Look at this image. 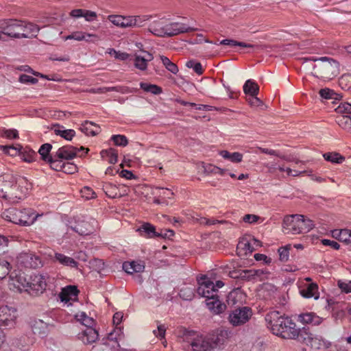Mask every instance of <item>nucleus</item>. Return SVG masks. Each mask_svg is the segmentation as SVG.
<instances>
[{
    "mask_svg": "<svg viewBox=\"0 0 351 351\" xmlns=\"http://www.w3.org/2000/svg\"><path fill=\"white\" fill-rule=\"evenodd\" d=\"M267 327L271 332L282 339H296L300 328L291 317L278 311H272L265 315Z\"/></svg>",
    "mask_w": 351,
    "mask_h": 351,
    "instance_id": "obj_1",
    "label": "nucleus"
},
{
    "mask_svg": "<svg viewBox=\"0 0 351 351\" xmlns=\"http://www.w3.org/2000/svg\"><path fill=\"white\" fill-rule=\"evenodd\" d=\"M230 332L223 328H219L203 334H196L192 339L191 346L193 351H214L224 344L229 338Z\"/></svg>",
    "mask_w": 351,
    "mask_h": 351,
    "instance_id": "obj_2",
    "label": "nucleus"
},
{
    "mask_svg": "<svg viewBox=\"0 0 351 351\" xmlns=\"http://www.w3.org/2000/svg\"><path fill=\"white\" fill-rule=\"evenodd\" d=\"M197 293L206 298V306L215 314H220L226 309V305L219 300L218 289H215L214 283L207 277L198 280Z\"/></svg>",
    "mask_w": 351,
    "mask_h": 351,
    "instance_id": "obj_3",
    "label": "nucleus"
},
{
    "mask_svg": "<svg viewBox=\"0 0 351 351\" xmlns=\"http://www.w3.org/2000/svg\"><path fill=\"white\" fill-rule=\"evenodd\" d=\"M296 340L314 350L325 349L330 345L322 336L312 333L308 327L300 328Z\"/></svg>",
    "mask_w": 351,
    "mask_h": 351,
    "instance_id": "obj_4",
    "label": "nucleus"
},
{
    "mask_svg": "<svg viewBox=\"0 0 351 351\" xmlns=\"http://www.w3.org/2000/svg\"><path fill=\"white\" fill-rule=\"evenodd\" d=\"M23 21L17 19L0 20V39L2 35H6L11 38H21Z\"/></svg>",
    "mask_w": 351,
    "mask_h": 351,
    "instance_id": "obj_5",
    "label": "nucleus"
},
{
    "mask_svg": "<svg viewBox=\"0 0 351 351\" xmlns=\"http://www.w3.org/2000/svg\"><path fill=\"white\" fill-rule=\"evenodd\" d=\"M313 61L320 60L324 63L321 65H315L314 69L318 68L322 77L332 78L335 75L339 67L338 61L328 57H321L319 58H312Z\"/></svg>",
    "mask_w": 351,
    "mask_h": 351,
    "instance_id": "obj_6",
    "label": "nucleus"
},
{
    "mask_svg": "<svg viewBox=\"0 0 351 351\" xmlns=\"http://www.w3.org/2000/svg\"><path fill=\"white\" fill-rule=\"evenodd\" d=\"M252 315V311L248 306H243L232 311L228 319L233 326H239L247 323Z\"/></svg>",
    "mask_w": 351,
    "mask_h": 351,
    "instance_id": "obj_7",
    "label": "nucleus"
},
{
    "mask_svg": "<svg viewBox=\"0 0 351 351\" xmlns=\"http://www.w3.org/2000/svg\"><path fill=\"white\" fill-rule=\"evenodd\" d=\"M82 150H86L85 154L89 151L88 148L81 146L80 148L72 145H64L60 147L55 154V157L62 160H70L78 156V153Z\"/></svg>",
    "mask_w": 351,
    "mask_h": 351,
    "instance_id": "obj_8",
    "label": "nucleus"
},
{
    "mask_svg": "<svg viewBox=\"0 0 351 351\" xmlns=\"http://www.w3.org/2000/svg\"><path fill=\"white\" fill-rule=\"evenodd\" d=\"M140 235L147 238H155V237H171L174 235V232L171 230H166L165 233L162 231L160 233L156 232L154 226L149 223H143L137 230Z\"/></svg>",
    "mask_w": 351,
    "mask_h": 351,
    "instance_id": "obj_9",
    "label": "nucleus"
},
{
    "mask_svg": "<svg viewBox=\"0 0 351 351\" xmlns=\"http://www.w3.org/2000/svg\"><path fill=\"white\" fill-rule=\"evenodd\" d=\"M28 291L31 294L43 293L46 289L47 283L44 276L38 274H31L28 278Z\"/></svg>",
    "mask_w": 351,
    "mask_h": 351,
    "instance_id": "obj_10",
    "label": "nucleus"
},
{
    "mask_svg": "<svg viewBox=\"0 0 351 351\" xmlns=\"http://www.w3.org/2000/svg\"><path fill=\"white\" fill-rule=\"evenodd\" d=\"M197 28L188 27L181 23H169L166 21L165 26V37H171L182 33H189L197 31Z\"/></svg>",
    "mask_w": 351,
    "mask_h": 351,
    "instance_id": "obj_11",
    "label": "nucleus"
},
{
    "mask_svg": "<svg viewBox=\"0 0 351 351\" xmlns=\"http://www.w3.org/2000/svg\"><path fill=\"white\" fill-rule=\"evenodd\" d=\"M298 215H287L283 219V231L285 234H299Z\"/></svg>",
    "mask_w": 351,
    "mask_h": 351,
    "instance_id": "obj_12",
    "label": "nucleus"
},
{
    "mask_svg": "<svg viewBox=\"0 0 351 351\" xmlns=\"http://www.w3.org/2000/svg\"><path fill=\"white\" fill-rule=\"evenodd\" d=\"M300 293L305 298H314L318 299L319 293L318 285L314 282H307L300 287Z\"/></svg>",
    "mask_w": 351,
    "mask_h": 351,
    "instance_id": "obj_13",
    "label": "nucleus"
},
{
    "mask_svg": "<svg viewBox=\"0 0 351 351\" xmlns=\"http://www.w3.org/2000/svg\"><path fill=\"white\" fill-rule=\"evenodd\" d=\"M298 321L305 325L318 326L322 324L323 319L313 312H308L300 314Z\"/></svg>",
    "mask_w": 351,
    "mask_h": 351,
    "instance_id": "obj_14",
    "label": "nucleus"
},
{
    "mask_svg": "<svg viewBox=\"0 0 351 351\" xmlns=\"http://www.w3.org/2000/svg\"><path fill=\"white\" fill-rule=\"evenodd\" d=\"M99 337L98 332L93 327L86 328V330L78 334V339L84 344H91L95 342Z\"/></svg>",
    "mask_w": 351,
    "mask_h": 351,
    "instance_id": "obj_15",
    "label": "nucleus"
},
{
    "mask_svg": "<svg viewBox=\"0 0 351 351\" xmlns=\"http://www.w3.org/2000/svg\"><path fill=\"white\" fill-rule=\"evenodd\" d=\"M145 267V262L143 261H125L123 263V269L128 274L141 273L144 271Z\"/></svg>",
    "mask_w": 351,
    "mask_h": 351,
    "instance_id": "obj_16",
    "label": "nucleus"
},
{
    "mask_svg": "<svg viewBox=\"0 0 351 351\" xmlns=\"http://www.w3.org/2000/svg\"><path fill=\"white\" fill-rule=\"evenodd\" d=\"M21 27V38L36 37L40 29L37 25L25 21H23Z\"/></svg>",
    "mask_w": 351,
    "mask_h": 351,
    "instance_id": "obj_17",
    "label": "nucleus"
},
{
    "mask_svg": "<svg viewBox=\"0 0 351 351\" xmlns=\"http://www.w3.org/2000/svg\"><path fill=\"white\" fill-rule=\"evenodd\" d=\"M167 20L160 19L153 21L149 26V31L153 34L160 37H165V26Z\"/></svg>",
    "mask_w": 351,
    "mask_h": 351,
    "instance_id": "obj_18",
    "label": "nucleus"
},
{
    "mask_svg": "<svg viewBox=\"0 0 351 351\" xmlns=\"http://www.w3.org/2000/svg\"><path fill=\"white\" fill-rule=\"evenodd\" d=\"M101 189L109 198H119L123 196L118 186L111 182H101Z\"/></svg>",
    "mask_w": 351,
    "mask_h": 351,
    "instance_id": "obj_19",
    "label": "nucleus"
},
{
    "mask_svg": "<svg viewBox=\"0 0 351 351\" xmlns=\"http://www.w3.org/2000/svg\"><path fill=\"white\" fill-rule=\"evenodd\" d=\"M0 313V326H5L8 328L14 327L15 325L16 316L12 315L10 312V309L7 307L3 308Z\"/></svg>",
    "mask_w": 351,
    "mask_h": 351,
    "instance_id": "obj_20",
    "label": "nucleus"
},
{
    "mask_svg": "<svg viewBox=\"0 0 351 351\" xmlns=\"http://www.w3.org/2000/svg\"><path fill=\"white\" fill-rule=\"evenodd\" d=\"M79 290L75 286L69 285L62 289L60 293V298L62 302H69L73 299V297L76 298L79 294Z\"/></svg>",
    "mask_w": 351,
    "mask_h": 351,
    "instance_id": "obj_21",
    "label": "nucleus"
},
{
    "mask_svg": "<svg viewBox=\"0 0 351 351\" xmlns=\"http://www.w3.org/2000/svg\"><path fill=\"white\" fill-rule=\"evenodd\" d=\"M37 152L34 151L29 147H20L19 149L18 154L21 156V158L26 162H32L35 161L37 158Z\"/></svg>",
    "mask_w": 351,
    "mask_h": 351,
    "instance_id": "obj_22",
    "label": "nucleus"
},
{
    "mask_svg": "<svg viewBox=\"0 0 351 351\" xmlns=\"http://www.w3.org/2000/svg\"><path fill=\"white\" fill-rule=\"evenodd\" d=\"M49 324L40 319L35 320L32 326L33 332L42 337H45L48 335L49 331Z\"/></svg>",
    "mask_w": 351,
    "mask_h": 351,
    "instance_id": "obj_23",
    "label": "nucleus"
},
{
    "mask_svg": "<svg viewBox=\"0 0 351 351\" xmlns=\"http://www.w3.org/2000/svg\"><path fill=\"white\" fill-rule=\"evenodd\" d=\"M53 258L54 261H57L64 266L77 267L78 265V263L75 259L62 253H55Z\"/></svg>",
    "mask_w": 351,
    "mask_h": 351,
    "instance_id": "obj_24",
    "label": "nucleus"
},
{
    "mask_svg": "<svg viewBox=\"0 0 351 351\" xmlns=\"http://www.w3.org/2000/svg\"><path fill=\"white\" fill-rule=\"evenodd\" d=\"M22 263L25 267L37 268L41 265V260L39 257L33 254H25L21 257Z\"/></svg>",
    "mask_w": 351,
    "mask_h": 351,
    "instance_id": "obj_25",
    "label": "nucleus"
},
{
    "mask_svg": "<svg viewBox=\"0 0 351 351\" xmlns=\"http://www.w3.org/2000/svg\"><path fill=\"white\" fill-rule=\"evenodd\" d=\"M298 217H299L298 221V228L299 230H301L300 234L308 232L314 228V223L312 220L309 219H305L304 216L302 215H298Z\"/></svg>",
    "mask_w": 351,
    "mask_h": 351,
    "instance_id": "obj_26",
    "label": "nucleus"
},
{
    "mask_svg": "<svg viewBox=\"0 0 351 351\" xmlns=\"http://www.w3.org/2000/svg\"><path fill=\"white\" fill-rule=\"evenodd\" d=\"M243 92L245 95L257 96L259 93V86L252 80H247L243 85Z\"/></svg>",
    "mask_w": 351,
    "mask_h": 351,
    "instance_id": "obj_27",
    "label": "nucleus"
},
{
    "mask_svg": "<svg viewBox=\"0 0 351 351\" xmlns=\"http://www.w3.org/2000/svg\"><path fill=\"white\" fill-rule=\"evenodd\" d=\"M80 130L88 136H95L100 132V127L88 121H86L82 125Z\"/></svg>",
    "mask_w": 351,
    "mask_h": 351,
    "instance_id": "obj_28",
    "label": "nucleus"
},
{
    "mask_svg": "<svg viewBox=\"0 0 351 351\" xmlns=\"http://www.w3.org/2000/svg\"><path fill=\"white\" fill-rule=\"evenodd\" d=\"M101 157L110 164H115L117 162L118 151L110 147L108 149H103L100 152Z\"/></svg>",
    "mask_w": 351,
    "mask_h": 351,
    "instance_id": "obj_29",
    "label": "nucleus"
},
{
    "mask_svg": "<svg viewBox=\"0 0 351 351\" xmlns=\"http://www.w3.org/2000/svg\"><path fill=\"white\" fill-rule=\"evenodd\" d=\"M10 213H12V218L10 219V221H12L14 223L22 226H29L33 223V220L28 221L22 217L23 212L21 210L14 209L12 211H11Z\"/></svg>",
    "mask_w": 351,
    "mask_h": 351,
    "instance_id": "obj_30",
    "label": "nucleus"
},
{
    "mask_svg": "<svg viewBox=\"0 0 351 351\" xmlns=\"http://www.w3.org/2000/svg\"><path fill=\"white\" fill-rule=\"evenodd\" d=\"M51 149L52 145L50 143L43 144L38 151V153L40 156V159L45 162L51 161V158L53 157V156L51 154Z\"/></svg>",
    "mask_w": 351,
    "mask_h": 351,
    "instance_id": "obj_31",
    "label": "nucleus"
},
{
    "mask_svg": "<svg viewBox=\"0 0 351 351\" xmlns=\"http://www.w3.org/2000/svg\"><path fill=\"white\" fill-rule=\"evenodd\" d=\"M220 45H228L230 47L239 46V47H242L256 49H258L260 48L259 45H257L247 44L244 42H239V41H237V40H232V39L222 40L220 42Z\"/></svg>",
    "mask_w": 351,
    "mask_h": 351,
    "instance_id": "obj_32",
    "label": "nucleus"
},
{
    "mask_svg": "<svg viewBox=\"0 0 351 351\" xmlns=\"http://www.w3.org/2000/svg\"><path fill=\"white\" fill-rule=\"evenodd\" d=\"M87 37L97 38V36L95 34H86L83 32H74L72 34L67 36L66 39H67V40L73 39V40H76L78 41L84 40L86 41H89V40L87 39Z\"/></svg>",
    "mask_w": 351,
    "mask_h": 351,
    "instance_id": "obj_33",
    "label": "nucleus"
},
{
    "mask_svg": "<svg viewBox=\"0 0 351 351\" xmlns=\"http://www.w3.org/2000/svg\"><path fill=\"white\" fill-rule=\"evenodd\" d=\"M220 155L232 162H240L243 159V155L239 152L230 153L226 150H223L220 152Z\"/></svg>",
    "mask_w": 351,
    "mask_h": 351,
    "instance_id": "obj_34",
    "label": "nucleus"
},
{
    "mask_svg": "<svg viewBox=\"0 0 351 351\" xmlns=\"http://www.w3.org/2000/svg\"><path fill=\"white\" fill-rule=\"evenodd\" d=\"M324 159L332 163L341 164L345 160V157L337 152H328L323 155Z\"/></svg>",
    "mask_w": 351,
    "mask_h": 351,
    "instance_id": "obj_35",
    "label": "nucleus"
},
{
    "mask_svg": "<svg viewBox=\"0 0 351 351\" xmlns=\"http://www.w3.org/2000/svg\"><path fill=\"white\" fill-rule=\"evenodd\" d=\"M132 58H130V60H133L136 69L142 71H144L147 69V64L145 60V57L134 54Z\"/></svg>",
    "mask_w": 351,
    "mask_h": 351,
    "instance_id": "obj_36",
    "label": "nucleus"
},
{
    "mask_svg": "<svg viewBox=\"0 0 351 351\" xmlns=\"http://www.w3.org/2000/svg\"><path fill=\"white\" fill-rule=\"evenodd\" d=\"M141 19L140 16H124V20L123 23V28L130 27H141L143 25L138 23V20Z\"/></svg>",
    "mask_w": 351,
    "mask_h": 351,
    "instance_id": "obj_37",
    "label": "nucleus"
},
{
    "mask_svg": "<svg viewBox=\"0 0 351 351\" xmlns=\"http://www.w3.org/2000/svg\"><path fill=\"white\" fill-rule=\"evenodd\" d=\"M140 87L145 92H149L154 95H159L162 92V88L155 85L145 82H141Z\"/></svg>",
    "mask_w": 351,
    "mask_h": 351,
    "instance_id": "obj_38",
    "label": "nucleus"
},
{
    "mask_svg": "<svg viewBox=\"0 0 351 351\" xmlns=\"http://www.w3.org/2000/svg\"><path fill=\"white\" fill-rule=\"evenodd\" d=\"M338 125L346 130L351 129V117L349 115H341L337 117Z\"/></svg>",
    "mask_w": 351,
    "mask_h": 351,
    "instance_id": "obj_39",
    "label": "nucleus"
},
{
    "mask_svg": "<svg viewBox=\"0 0 351 351\" xmlns=\"http://www.w3.org/2000/svg\"><path fill=\"white\" fill-rule=\"evenodd\" d=\"M12 186V184L9 181L0 178V197L8 199L9 197L8 190Z\"/></svg>",
    "mask_w": 351,
    "mask_h": 351,
    "instance_id": "obj_40",
    "label": "nucleus"
},
{
    "mask_svg": "<svg viewBox=\"0 0 351 351\" xmlns=\"http://www.w3.org/2000/svg\"><path fill=\"white\" fill-rule=\"evenodd\" d=\"M0 136L8 139H16L19 138V132L15 129H0Z\"/></svg>",
    "mask_w": 351,
    "mask_h": 351,
    "instance_id": "obj_41",
    "label": "nucleus"
},
{
    "mask_svg": "<svg viewBox=\"0 0 351 351\" xmlns=\"http://www.w3.org/2000/svg\"><path fill=\"white\" fill-rule=\"evenodd\" d=\"M160 59L162 64L168 71L173 74H176L178 72L179 69L178 66L175 63L172 62L167 57L162 56H160Z\"/></svg>",
    "mask_w": 351,
    "mask_h": 351,
    "instance_id": "obj_42",
    "label": "nucleus"
},
{
    "mask_svg": "<svg viewBox=\"0 0 351 351\" xmlns=\"http://www.w3.org/2000/svg\"><path fill=\"white\" fill-rule=\"evenodd\" d=\"M76 317L78 321H80L83 325L86 326L87 328L93 327L95 324V320L88 317L85 313L82 312L81 313L76 315Z\"/></svg>",
    "mask_w": 351,
    "mask_h": 351,
    "instance_id": "obj_43",
    "label": "nucleus"
},
{
    "mask_svg": "<svg viewBox=\"0 0 351 351\" xmlns=\"http://www.w3.org/2000/svg\"><path fill=\"white\" fill-rule=\"evenodd\" d=\"M16 282L18 283L15 285L16 287L20 290L24 289L25 291H28V278L23 276L21 274L16 276Z\"/></svg>",
    "mask_w": 351,
    "mask_h": 351,
    "instance_id": "obj_44",
    "label": "nucleus"
},
{
    "mask_svg": "<svg viewBox=\"0 0 351 351\" xmlns=\"http://www.w3.org/2000/svg\"><path fill=\"white\" fill-rule=\"evenodd\" d=\"M54 132L56 135H60L61 137L64 138L67 141H71L72 138L75 136V132L73 130H60L55 129Z\"/></svg>",
    "mask_w": 351,
    "mask_h": 351,
    "instance_id": "obj_45",
    "label": "nucleus"
},
{
    "mask_svg": "<svg viewBox=\"0 0 351 351\" xmlns=\"http://www.w3.org/2000/svg\"><path fill=\"white\" fill-rule=\"evenodd\" d=\"M46 163H48L50 165V167L56 171H62V167H63V160L61 159L58 158L57 157H55V155L53 157L51 158V161H47Z\"/></svg>",
    "mask_w": 351,
    "mask_h": 351,
    "instance_id": "obj_46",
    "label": "nucleus"
},
{
    "mask_svg": "<svg viewBox=\"0 0 351 351\" xmlns=\"http://www.w3.org/2000/svg\"><path fill=\"white\" fill-rule=\"evenodd\" d=\"M10 270V264L8 261L0 259V280H2L8 275Z\"/></svg>",
    "mask_w": 351,
    "mask_h": 351,
    "instance_id": "obj_47",
    "label": "nucleus"
},
{
    "mask_svg": "<svg viewBox=\"0 0 351 351\" xmlns=\"http://www.w3.org/2000/svg\"><path fill=\"white\" fill-rule=\"evenodd\" d=\"M111 140L117 146L125 147L128 144V140L127 137L124 135H112L111 137Z\"/></svg>",
    "mask_w": 351,
    "mask_h": 351,
    "instance_id": "obj_48",
    "label": "nucleus"
},
{
    "mask_svg": "<svg viewBox=\"0 0 351 351\" xmlns=\"http://www.w3.org/2000/svg\"><path fill=\"white\" fill-rule=\"evenodd\" d=\"M291 248V245H287L278 249L279 259L282 262H286L288 261L289 256V250Z\"/></svg>",
    "mask_w": 351,
    "mask_h": 351,
    "instance_id": "obj_49",
    "label": "nucleus"
},
{
    "mask_svg": "<svg viewBox=\"0 0 351 351\" xmlns=\"http://www.w3.org/2000/svg\"><path fill=\"white\" fill-rule=\"evenodd\" d=\"M339 241L348 245L350 239L351 230L346 228L341 229L339 230Z\"/></svg>",
    "mask_w": 351,
    "mask_h": 351,
    "instance_id": "obj_50",
    "label": "nucleus"
},
{
    "mask_svg": "<svg viewBox=\"0 0 351 351\" xmlns=\"http://www.w3.org/2000/svg\"><path fill=\"white\" fill-rule=\"evenodd\" d=\"M186 65L188 68H192L198 75H202L204 73V69L200 62H197L194 60H189L186 62Z\"/></svg>",
    "mask_w": 351,
    "mask_h": 351,
    "instance_id": "obj_51",
    "label": "nucleus"
},
{
    "mask_svg": "<svg viewBox=\"0 0 351 351\" xmlns=\"http://www.w3.org/2000/svg\"><path fill=\"white\" fill-rule=\"evenodd\" d=\"M240 279L243 280H254L255 276L253 274V269H245V270H240L239 271Z\"/></svg>",
    "mask_w": 351,
    "mask_h": 351,
    "instance_id": "obj_52",
    "label": "nucleus"
},
{
    "mask_svg": "<svg viewBox=\"0 0 351 351\" xmlns=\"http://www.w3.org/2000/svg\"><path fill=\"white\" fill-rule=\"evenodd\" d=\"M0 150L10 156H16L19 153V149L13 145H0Z\"/></svg>",
    "mask_w": 351,
    "mask_h": 351,
    "instance_id": "obj_53",
    "label": "nucleus"
},
{
    "mask_svg": "<svg viewBox=\"0 0 351 351\" xmlns=\"http://www.w3.org/2000/svg\"><path fill=\"white\" fill-rule=\"evenodd\" d=\"M108 20L114 25L123 28L124 16L121 15H109Z\"/></svg>",
    "mask_w": 351,
    "mask_h": 351,
    "instance_id": "obj_54",
    "label": "nucleus"
},
{
    "mask_svg": "<svg viewBox=\"0 0 351 351\" xmlns=\"http://www.w3.org/2000/svg\"><path fill=\"white\" fill-rule=\"evenodd\" d=\"M77 171V167L73 162H64L62 172L67 174H73Z\"/></svg>",
    "mask_w": 351,
    "mask_h": 351,
    "instance_id": "obj_55",
    "label": "nucleus"
},
{
    "mask_svg": "<svg viewBox=\"0 0 351 351\" xmlns=\"http://www.w3.org/2000/svg\"><path fill=\"white\" fill-rule=\"evenodd\" d=\"M253 274L255 276L254 280H260L263 281L267 278V276L270 274V273L267 270L263 269H253Z\"/></svg>",
    "mask_w": 351,
    "mask_h": 351,
    "instance_id": "obj_56",
    "label": "nucleus"
},
{
    "mask_svg": "<svg viewBox=\"0 0 351 351\" xmlns=\"http://www.w3.org/2000/svg\"><path fill=\"white\" fill-rule=\"evenodd\" d=\"M237 250H245V254H246L247 252H252L254 250V247L246 240H243L239 241L237 245Z\"/></svg>",
    "mask_w": 351,
    "mask_h": 351,
    "instance_id": "obj_57",
    "label": "nucleus"
},
{
    "mask_svg": "<svg viewBox=\"0 0 351 351\" xmlns=\"http://www.w3.org/2000/svg\"><path fill=\"white\" fill-rule=\"evenodd\" d=\"M319 93L322 98L326 99H333L334 96L336 95L333 90L328 88L320 89Z\"/></svg>",
    "mask_w": 351,
    "mask_h": 351,
    "instance_id": "obj_58",
    "label": "nucleus"
},
{
    "mask_svg": "<svg viewBox=\"0 0 351 351\" xmlns=\"http://www.w3.org/2000/svg\"><path fill=\"white\" fill-rule=\"evenodd\" d=\"M19 82L23 84H36L38 80V79L33 77L30 75H27L26 74H21L19 77Z\"/></svg>",
    "mask_w": 351,
    "mask_h": 351,
    "instance_id": "obj_59",
    "label": "nucleus"
},
{
    "mask_svg": "<svg viewBox=\"0 0 351 351\" xmlns=\"http://www.w3.org/2000/svg\"><path fill=\"white\" fill-rule=\"evenodd\" d=\"M81 193L82 194V197H85L87 199H93L96 197L95 193L91 188L88 186L84 187L81 190Z\"/></svg>",
    "mask_w": 351,
    "mask_h": 351,
    "instance_id": "obj_60",
    "label": "nucleus"
},
{
    "mask_svg": "<svg viewBox=\"0 0 351 351\" xmlns=\"http://www.w3.org/2000/svg\"><path fill=\"white\" fill-rule=\"evenodd\" d=\"M113 53L114 54L115 58L120 60H126L128 59L132 58V56L126 53V52H121L117 51L114 49H111L110 53Z\"/></svg>",
    "mask_w": 351,
    "mask_h": 351,
    "instance_id": "obj_61",
    "label": "nucleus"
},
{
    "mask_svg": "<svg viewBox=\"0 0 351 351\" xmlns=\"http://www.w3.org/2000/svg\"><path fill=\"white\" fill-rule=\"evenodd\" d=\"M258 149L261 152V153L266 154H269V155H271V156H275L279 157L282 159H285V156L280 155L279 152H278L276 150L269 149L263 148V147H258Z\"/></svg>",
    "mask_w": 351,
    "mask_h": 351,
    "instance_id": "obj_62",
    "label": "nucleus"
},
{
    "mask_svg": "<svg viewBox=\"0 0 351 351\" xmlns=\"http://www.w3.org/2000/svg\"><path fill=\"white\" fill-rule=\"evenodd\" d=\"M337 285L342 292L346 293H351V281L345 282H342L341 280H339Z\"/></svg>",
    "mask_w": 351,
    "mask_h": 351,
    "instance_id": "obj_63",
    "label": "nucleus"
},
{
    "mask_svg": "<svg viewBox=\"0 0 351 351\" xmlns=\"http://www.w3.org/2000/svg\"><path fill=\"white\" fill-rule=\"evenodd\" d=\"M338 112L351 114V104L346 103L337 108Z\"/></svg>",
    "mask_w": 351,
    "mask_h": 351,
    "instance_id": "obj_64",
    "label": "nucleus"
}]
</instances>
